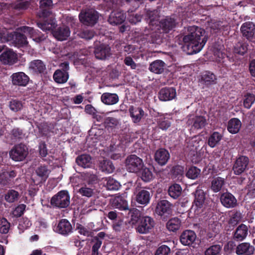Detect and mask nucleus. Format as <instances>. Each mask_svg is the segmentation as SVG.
I'll use <instances>...</instances> for the list:
<instances>
[{
    "instance_id": "de8ad7c7",
    "label": "nucleus",
    "mask_w": 255,
    "mask_h": 255,
    "mask_svg": "<svg viewBox=\"0 0 255 255\" xmlns=\"http://www.w3.org/2000/svg\"><path fill=\"white\" fill-rule=\"evenodd\" d=\"M223 186V178L217 177L214 178L211 182V189L215 192L220 191Z\"/></svg>"
},
{
    "instance_id": "79ce46f5",
    "label": "nucleus",
    "mask_w": 255,
    "mask_h": 255,
    "mask_svg": "<svg viewBox=\"0 0 255 255\" xmlns=\"http://www.w3.org/2000/svg\"><path fill=\"white\" fill-rule=\"evenodd\" d=\"M248 231V229L247 226L242 224L236 229L234 237L238 240L242 241L247 237Z\"/></svg>"
},
{
    "instance_id": "864d4df0",
    "label": "nucleus",
    "mask_w": 255,
    "mask_h": 255,
    "mask_svg": "<svg viewBox=\"0 0 255 255\" xmlns=\"http://www.w3.org/2000/svg\"><path fill=\"white\" fill-rule=\"evenodd\" d=\"M222 135L218 132H214L209 137L208 144L211 147H214L221 140Z\"/></svg>"
},
{
    "instance_id": "f3484780",
    "label": "nucleus",
    "mask_w": 255,
    "mask_h": 255,
    "mask_svg": "<svg viewBox=\"0 0 255 255\" xmlns=\"http://www.w3.org/2000/svg\"><path fill=\"white\" fill-rule=\"evenodd\" d=\"M151 197L150 192L146 189H139L136 190L135 201L138 204L146 206L149 203Z\"/></svg>"
},
{
    "instance_id": "7c9ffc66",
    "label": "nucleus",
    "mask_w": 255,
    "mask_h": 255,
    "mask_svg": "<svg viewBox=\"0 0 255 255\" xmlns=\"http://www.w3.org/2000/svg\"><path fill=\"white\" fill-rule=\"evenodd\" d=\"M101 100L106 105H114L119 101L118 95L116 93H104L101 96Z\"/></svg>"
},
{
    "instance_id": "cd10ccee",
    "label": "nucleus",
    "mask_w": 255,
    "mask_h": 255,
    "mask_svg": "<svg viewBox=\"0 0 255 255\" xmlns=\"http://www.w3.org/2000/svg\"><path fill=\"white\" fill-rule=\"evenodd\" d=\"M128 110L132 122L134 124L139 123L144 114L143 109L140 107H134L131 106Z\"/></svg>"
},
{
    "instance_id": "423d86ee",
    "label": "nucleus",
    "mask_w": 255,
    "mask_h": 255,
    "mask_svg": "<svg viewBox=\"0 0 255 255\" xmlns=\"http://www.w3.org/2000/svg\"><path fill=\"white\" fill-rule=\"evenodd\" d=\"M28 154V148L23 144L19 143L15 145L9 151V156L15 161L23 160Z\"/></svg>"
},
{
    "instance_id": "72a5a7b5",
    "label": "nucleus",
    "mask_w": 255,
    "mask_h": 255,
    "mask_svg": "<svg viewBox=\"0 0 255 255\" xmlns=\"http://www.w3.org/2000/svg\"><path fill=\"white\" fill-rule=\"evenodd\" d=\"M138 172L139 177L144 182H150L154 179L152 169L146 167L144 165Z\"/></svg>"
},
{
    "instance_id": "052dcab7",
    "label": "nucleus",
    "mask_w": 255,
    "mask_h": 255,
    "mask_svg": "<svg viewBox=\"0 0 255 255\" xmlns=\"http://www.w3.org/2000/svg\"><path fill=\"white\" fill-rule=\"evenodd\" d=\"M157 11L156 10L148 11L147 12V16L149 19V26H150V28L152 29H153V28H151V26H153L154 24H157L156 22H158L156 19L157 18Z\"/></svg>"
},
{
    "instance_id": "7ed1b4c3",
    "label": "nucleus",
    "mask_w": 255,
    "mask_h": 255,
    "mask_svg": "<svg viewBox=\"0 0 255 255\" xmlns=\"http://www.w3.org/2000/svg\"><path fill=\"white\" fill-rule=\"evenodd\" d=\"M172 204L169 201L161 200L158 201L155 212L162 220L166 221L172 215Z\"/></svg>"
},
{
    "instance_id": "5701e85b",
    "label": "nucleus",
    "mask_w": 255,
    "mask_h": 255,
    "mask_svg": "<svg viewBox=\"0 0 255 255\" xmlns=\"http://www.w3.org/2000/svg\"><path fill=\"white\" fill-rule=\"evenodd\" d=\"M94 54L98 59H105L111 55V48L108 45L101 44L95 48Z\"/></svg>"
},
{
    "instance_id": "9d476101",
    "label": "nucleus",
    "mask_w": 255,
    "mask_h": 255,
    "mask_svg": "<svg viewBox=\"0 0 255 255\" xmlns=\"http://www.w3.org/2000/svg\"><path fill=\"white\" fill-rule=\"evenodd\" d=\"M17 55L12 49H7L0 55V61L4 65H12L17 62Z\"/></svg>"
},
{
    "instance_id": "e433bc0d",
    "label": "nucleus",
    "mask_w": 255,
    "mask_h": 255,
    "mask_svg": "<svg viewBox=\"0 0 255 255\" xmlns=\"http://www.w3.org/2000/svg\"><path fill=\"white\" fill-rule=\"evenodd\" d=\"M91 157L89 154H83L79 155L76 159V162L77 164L83 168L90 167L91 164Z\"/></svg>"
},
{
    "instance_id": "f03ea898",
    "label": "nucleus",
    "mask_w": 255,
    "mask_h": 255,
    "mask_svg": "<svg viewBox=\"0 0 255 255\" xmlns=\"http://www.w3.org/2000/svg\"><path fill=\"white\" fill-rule=\"evenodd\" d=\"M70 204V195L66 190H62L53 195L50 199V205L53 208H67Z\"/></svg>"
},
{
    "instance_id": "bb28decb",
    "label": "nucleus",
    "mask_w": 255,
    "mask_h": 255,
    "mask_svg": "<svg viewBox=\"0 0 255 255\" xmlns=\"http://www.w3.org/2000/svg\"><path fill=\"white\" fill-rule=\"evenodd\" d=\"M194 200L192 205V208H195L196 210L198 209H201L203 207L206 199L205 193L201 190H197L194 193Z\"/></svg>"
},
{
    "instance_id": "39448f33",
    "label": "nucleus",
    "mask_w": 255,
    "mask_h": 255,
    "mask_svg": "<svg viewBox=\"0 0 255 255\" xmlns=\"http://www.w3.org/2000/svg\"><path fill=\"white\" fill-rule=\"evenodd\" d=\"M125 164L127 170L132 173H138L144 165L142 159L134 154L128 156Z\"/></svg>"
},
{
    "instance_id": "20e7f679",
    "label": "nucleus",
    "mask_w": 255,
    "mask_h": 255,
    "mask_svg": "<svg viewBox=\"0 0 255 255\" xmlns=\"http://www.w3.org/2000/svg\"><path fill=\"white\" fill-rule=\"evenodd\" d=\"M155 225V222L153 218L148 216H143L136 226L135 230L140 234H146L152 231Z\"/></svg>"
},
{
    "instance_id": "4d7b16f0",
    "label": "nucleus",
    "mask_w": 255,
    "mask_h": 255,
    "mask_svg": "<svg viewBox=\"0 0 255 255\" xmlns=\"http://www.w3.org/2000/svg\"><path fill=\"white\" fill-rule=\"evenodd\" d=\"M133 133L132 132H126L121 134L120 136L121 142L122 143H128L133 141L134 137L132 136Z\"/></svg>"
},
{
    "instance_id": "ddd939ff",
    "label": "nucleus",
    "mask_w": 255,
    "mask_h": 255,
    "mask_svg": "<svg viewBox=\"0 0 255 255\" xmlns=\"http://www.w3.org/2000/svg\"><path fill=\"white\" fill-rule=\"evenodd\" d=\"M175 26L176 22L174 18L166 17L156 24L155 28L157 30H160L163 33H167L172 30Z\"/></svg>"
},
{
    "instance_id": "603ef678",
    "label": "nucleus",
    "mask_w": 255,
    "mask_h": 255,
    "mask_svg": "<svg viewBox=\"0 0 255 255\" xmlns=\"http://www.w3.org/2000/svg\"><path fill=\"white\" fill-rule=\"evenodd\" d=\"M236 200L233 195L229 193H224V207H233L236 204Z\"/></svg>"
},
{
    "instance_id": "58836bf2",
    "label": "nucleus",
    "mask_w": 255,
    "mask_h": 255,
    "mask_svg": "<svg viewBox=\"0 0 255 255\" xmlns=\"http://www.w3.org/2000/svg\"><path fill=\"white\" fill-rule=\"evenodd\" d=\"M128 214L130 216V220L129 223L132 225L134 226L135 228L138 224L142 217L141 216L140 212L137 209L133 208L129 209Z\"/></svg>"
},
{
    "instance_id": "37998d69",
    "label": "nucleus",
    "mask_w": 255,
    "mask_h": 255,
    "mask_svg": "<svg viewBox=\"0 0 255 255\" xmlns=\"http://www.w3.org/2000/svg\"><path fill=\"white\" fill-rule=\"evenodd\" d=\"M158 127L163 130H166L171 126L170 119L164 116H160L157 120Z\"/></svg>"
},
{
    "instance_id": "dca6fc26",
    "label": "nucleus",
    "mask_w": 255,
    "mask_h": 255,
    "mask_svg": "<svg viewBox=\"0 0 255 255\" xmlns=\"http://www.w3.org/2000/svg\"><path fill=\"white\" fill-rule=\"evenodd\" d=\"M55 231L63 236H68L73 232V228L69 221L65 219L60 220Z\"/></svg>"
},
{
    "instance_id": "8fccbe9b",
    "label": "nucleus",
    "mask_w": 255,
    "mask_h": 255,
    "mask_svg": "<svg viewBox=\"0 0 255 255\" xmlns=\"http://www.w3.org/2000/svg\"><path fill=\"white\" fill-rule=\"evenodd\" d=\"M11 137L15 140H20L25 136V133L22 129L19 128H14L10 131Z\"/></svg>"
},
{
    "instance_id": "6e6552de",
    "label": "nucleus",
    "mask_w": 255,
    "mask_h": 255,
    "mask_svg": "<svg viewBox=\"0 0 255 255\" xmlns=\"http://www.w3.org/2000/svg\"><path fill=\"white\" fill-rule=\"evenodd\" d=\"M187 125L190 127L193 130L201 129L207 125V121L205 117L202 116H192L188 117Z\"/></svg>"
},
{
    "instance_id": "f257e3e1",
    "label": "nucleus",
    "mask_w": 255,
    "mask_h": 255,
    "mask_svg": "<svg viewBox=\"0 0 255 255\" xmlns=\"http://www.w3.org/2000/svg\"><path fill=\"white\" fill-rule=\"evenodd\" d=\"M188 33L183 38L184 44L182 48L188 55H192L199 52L203 48L207 41V37L204 35L205 31L197 26H192L188 28Z\"/></svg>"
},
{
    "instance_id": "1a4fd4ad",
    "label": "nucleus",
    "mask_w": 255,
    "mask_h": 255,
    "mask_svg": "<svg viewBox=\"0 0 255 255\" xmlns=\"http://www.w3.org/2000/svg\"><path fill=\"white\" fill-rule=\"evenodd\" d=\"M17 172L14 170L2 172L0 173V188H9L14 183V178L16 176Z\"/></svg>"
},
{
    "instance_id": "a878e982",
    "label": "nucleus",
    "mask_w": 255,
    "mask_h": 255,
    "mask_svg": "<svg viewBox=\"0 0 255 255\" xmlns=\"http://www.w3.org/2000/svg\"><path fill=\"white\" fill-rule=\"evenodd\" d=\"M52 33L56 39L63 41L67 39L70 36V30L68 26H60L53 30Z\"/></svg>"
},
{
    "instance_id": "a18cd8bd",
    "label": "nucleus",
    "mask_w": 255,
    "mask_h": 255,
    "mask_svg": "<svg viewBox=\"0 0 255 255\" xmlns=\"http://www.w3.org/2000/svg\"><path fill=\"white\" fill-rule=\"evenodd\" d=\"M216 80V76L210 71H205L201 75V81L206 85L213 84Z\"/></svg>"
},
{
    "instance_id": "ea45409f",
    "label": "nucleus",
    "mask_w": 255,
    "mask_h": 255,
    "mask_svg": "<svg viewBox=\"0 0 255 255\" xmlns=\"http://www.w3.org/2000/svg\"><path fill=\"white\" fill-rule=\"evenodd\" d=\"M35 173L40 178V182H44L48 177L50 170H48L47 166L40 165L36 169Z\"/></svg>"
},
{
    "instance_id": "680f3d73",
    "label": "nucleus",
    "mask_w": 255,
    "mask_h": 255,
    "mask_svg": "<svg viewBox=\"0 0 255 255\" xmlns=\"http://www.w3.org/2000/svg\"><path fill=\"white\" fill-rule=\"evenodd\" d=\"M39 154L41 158L45 157L48 154V149L45 141H40L38 144Z\"/></svg>"
},
{
    "instance_id": "3c124183",
    "label": "nucleus",
    "mask_w": 255,
    "mask_h": 255,
    "mask_svg": "<svg viewBox=\"0 0 255 255\" xmlns=\"http://www.w3.org/2000/svg\"><path fill=\"white\" fill-rule=\"evenodd\" d=\"M106 185V188L108 190L116 191L119 189L121 185L120 183L113 178H108L107 179Z\"/></svg>"
},
{
    "instance_id": "bf43d9fd",
    "label": "nucleus",
    "mask_w": 255,
    "mask_h": 255,
    "mask_svg": "<svg viewBox=\"0 0 255 255\" xmlns=\"http://www.w3.org/2000/svg\"><path fill=\"white\" fill-rule=\"evenodd\" d=\"M255 101V96L252 94H247L245 96L244 106L247 109H250Z\"/></svg>"
},
{
    "instance_id": "5fc2aeb1",
    "label": "nucleus",
    "mask_w": 255,
    "mask_h": 255,
    "mask_svg": "<svg viewBox=\"0 0 255 255\" xmlns=\"http://www.w3.org/2000/svg\"><path fill=\"white\" fill-rule=\"evenodd\" d=\"M201 170L199 168L192 166L187 171L186 176L189 179H195L199 176Z\"/></svg>"
},
{
    "instance_id": "412c9836",
    "label": "nucleus",
    "mask_w": 255,
    "mask_h": 255,
    "mask_svg": "<svg viewBox=\"0 0 255 255\" xmlns=\"http://www.w3.org/2000/svg\"><path fill=\"white\" fill-rule=\"evenodd\" d=\"M196 234L194 231L190 230L184 231L180 236V241L184 246H191L196 239Z\"/></svg>"
},
{
    "instance_id": "6ab92c4d",
    "label": "nucleus",
    "mask_w": 255,
    "mask_h": 255,
    "mask_svg": "<svg viewBox=\"0 0 255 255\" xmlns=\"http://www.w3.org/2000/svg\"><path fill=\"white\" fill-rule=\"evenodd\" d=\"M249 162L248 157L240 156L237 159L233 166V170L235 174L239 175L246 169Z\"/></svg>"
},
{
    "instance_id": "c9c22d12",
    "label": "nucleus",
    "mask_w": 255,
    "mask_h": 255,
    "mask_svg": "<svg viewBox=\"0 0 255 255\" xmlns=\"http://www.w3.org/2000/svg\"><path fill=\"white\" fill-rule=\"evenodd\" d=\"M69 78V72H62L60 70H56L53 75V80L57 84H64L66 83Z\"/></svg>"
},
{
    "instance_id": "69168bd1",
    "label": "nucleus",
    "mask_w": 255,
    "mask_h": 255,
    "mask_svg": "<svg viewBox=\"0 0 255 255\" xmlns=\"http://www.w3.org/2000/svg\"><path fill=\"white\" fill-rule=\"evenodd\" d=\"M26 205L25 204H20L15 208L12 212V214L16 218L20 217L23 214Z\"/></svg>"
},
{
    "instance_id": "774afa93",
    "label": "nucleus",
    "mask_w": 255,
    "mask_h": 255,
    "mask_svg": "<svg viewBox=\"0 0 255 255\" xmlns=\"http://www.w3.org/2000/svg\"><path fill=\"white\" fill-rule=\"evenodd\" d=\"M247 50V46L241 42H238L234 47V52L241 55L244 54Z\"/></svg>"
},
{
    "instance_id": "c85d7f7f",
    "label": "nucleus",
    "mask_w": 255,
    "mask_h": 255,
    "mask_svg": "<svg viewBox=\"0 0 255 255\" xmlns=\"http://www.w3.org/2000/svg\"><path fill=\"white\" fill-rule=\"evenodd\" d=\"M37 25L39 28L43 31H53L57 25L55 19L53 17L43 19L42 21L38 22Z\"/></svg>"
},
{
    "instance_id": "f8f14e48",
    "label": "nucleus",
    "mask_w": 255,
    "mask_h": 255,
    "mask_svg": "<svg viewBox=\"0 0 255 255\" xmlns=\"http://www.w3.org/2000/svg\"><path fill=\"white\" fill-rule=\"evenodd\" d=\"M29 69L37 75L42 76L47 74L46 65L41 60L36 59L31 61L29 64Z\"/></svg>"
},
{
    "instance_id": "473e14b6",
    "label": "nucleus",
    "mask_w": 255,
    "mask_h": 255,
    "mask_svg": "<svg viewBox=\"0 0 255 255\" xmlns=\"http://www.w3.org/2000/svg\"><path fill=\"white\" fill-rule=\"evenodd\" d=\"M155 30L151 32L147 35V41L153 44L160 45L163 42V33L159 30H157L155 27Z\"/></svg>"
},
{
    "instance_id": "e2e57ef3",
    "label": "nucleus",
    "mask_w": 255,
    "mask_h": 255,
    "mask_svg": "<svg viewBox=\"0 0 255 255\" xmlns=\"http://www.w3.org/2000/svg\"><path fill=\"white\" fill-rule=\"evenodd\" d=\"M221 251V246L219 245H213L205 252V255H217Z\"/></svg>"
},
{
    "instance_id": "c03bdc74",
    "label": "nucleus",
    "mask_w": 255,
    "mask_h": 255,
    "mask_svg": "<svg viewBox=\"0 0 255 255\" xmlns=\"http://www.w3.org/2000/svg\"><path fill=\"white\" fill-rule=\"evenodd\" d=\"M181 226V221L178 218H173L166 223L167 229L172 232H176L179 229Z\"/></svg>"
},
{
    "instance_id": "393cba45",
    "label": "nucleus",
    "mask_w": 255,
    "mask_h": 255,
    "mask_svg": "<svg viewBox=\"0 0 255 255\" xmlns=\"http://www.w3.org/2000/svg\"><path fill=\"white\" fill-rule=\"evenodd\" d=\"M112 206L122 211L129 210L128 201L122 195L115 196L110 199Z\"/></svg>"
},
{
    "instance_id": "f704fd0d",
    "label": "nucleus",
    "mask_w": 255,
    "mask_h": 255,
    "mask_svg": "<svg viewBox=\"0 0 255 255\" xmlns=\"http://www.w3.org/2000/svg\"><path fill=\"white\" fill-rule=\"evenodd\" d=\"M243 35L249 38L255 33V25L252 22H247L243 23L241 27Z\"/></svg>"
},
{
    "instance_id": "49530a36",
    "label": "nucleus",
    "mask_w": 255,
    "mask_h": 255,
    "mask_svg": "<svg viewBox=\"0 0 255 255\" xmlns=\"http://www.w3.org/2000/svg\"><path fill=\"white\" fill-rule=\"evenodd\" d=\"M99 167L102 171L107 173H112L115 168L112 162L108 159H104L100 163Z\"/></svg>"
},
{
    "instance_id": "338daca9",
    "label": "nucleus",
    "mask_w": 255,
    "mask_h": 255,
    "mask_svg": "<svg viewBox=\"0 0 255 255\" xmlns=\"http://www.w3.org/2000/svg\"><path fill=\"white\" fill-rule=\"evenodd\" d=\"M170 252V248L166 245H162L156 250L154 255H168Z\"/></svg>"
},
{
    "instance_id": "aec40b11",
    "label": "nucleus",
    "mask_w": 255,
    "mask_h": 255,
    "mask_svg": "<svg viewBox=\"0 0 255 255\" xmlns=\"http://www.w3.org/2000/svg\"><path fill=\"white\" fill-rule=\"evenodd\" d=\"M22 29L24 32L28 33L30 37L37 43L43 41L46 38L45 34L37 29H34L33 27L24 26L22 27Z\"/></svg>"
},
{
    "instance_id": "2eb2a0df",
    "label": "nucleus",
    "mask_w": 255,
    "mask_h": 255,
    "mask_svg": "<svg viewBox=\"0 0 255 255\" xmlns=\"http://www.w3.org/2000/svg\"><path fill=\"white\" fill-rule=\"evenodd\" d=\"M8 37L9 41H11L15 47H22L28 44L27 37L22 33L17 32H11Z\"/></svg>"
},
{
    "instance_id": "2f4dec72",
    "label": "nucleus",
    "mask_w": 255,
    "mask_h": 255,
    "mask_svg": "<svg viewBox=\"0 0 255 255\" xmlns=\"http://www.w3.org/2000/svg\"><path fill=\"white\" fill-rule=\"evenodd\" d=\"M166 67V64L161 60H156L151 62L148 69L152 73L157 74L163 73Z\"/></svg>"
},
{
    "instance_id": "4be33fe9",
    "label": "nucleus",
    "mask_w": 255,
    "mask_h": 255,
    "mask_svg": "<svg viewBox=\"0 0 255 255\" xmlns=\"http://www.w3.org/2000/svg\"><path fill=\"white\" fill-rule=\"evenodd\" d=\"M126 18V13L123 11L114 10L110 13L108 21L112 25H120L124 23Z\"/></svg>"
},
{
    "instance_id": "b1692460",
    "label": "nucleus",
    "mask_w": 255,
    "mask_h": 255,
    "mask_svg": "<svg viewBox=\"0 0 255 255\" xmlns=\"http://www.w3.org/2000/svg\"><path fill=\"white\" fill-rule=\"evenodd\" d=\"M120 124L119 121L114 117H105L103 123L104 127L107 130L112 133L113 134H116L117 131L116 128H118V126Z\"/></svg>"
},
{
    "instance_id": "0eeeda50",
    "label": "nucleus",
    "mask_w": 255,
    "mask_h": 255,
    "mask_svg": "<svg viewBox=\"0 0 255 255\" xmlns=\"http://www.w3.org/2000/svg\"><path fill=\"white\" fill-rule=\"evenodd\" d=\"M80 21L84 25L92 26L98 21L99 19L98 12L93 9H89L84 12L79 14Z\"/></svg>"
},
{
    "instance_id": "6e6d98bb",
    "label": "nucleus",
    "mask_w": 255,
    "mask_h": 255,
    "mask_svg": "<svg viewBox=\"0 0 255 255\" xmlns=\"http://www.w3.org/2000/svg\"><path fill=\"white\" fill-rule=\"evenodd\" d=\"M10 225V223L5 218H0V233L7 234L9 231Z\"/></svg>"
},
{
    "instance_id": "13d9d810",
    "label": "nucleus",
    "mask_w": 255,
    "mask_h": 255,
    "mask_svg": "<svg viewBox=\"0 0 255 255\" xmlns=\"http://www.w3.org/2000/svg\"><path fill=\"white\" fill-rule=\"evenodd\" d=\"M9 107L11 111L16 112L22 109L23 105L20 101L12 100L9 102Z\"/></svg>"
},
{
    "instance_id": "9b49d317",
    "label": "nucleus",
    "mask_w": 255,
    "mask_h": 255,
    "mask_svg": "<svg viewBox=\"0 0 255 255\" xmlns=\"http://www.w3.org/2000/svg\"><path fill=\"white\" fill-rule=\"evenodd\" d=\"M170 155L168 150L164 148H159L154 153V159L156 163L160 166L167 164L170 159Z\"/></svg>"
},
{
    "instance_id": "09e8293b",
    "label": "nucleus",
    "mask_w": 255,
    "mask_h": 255,
    "mask_svg": "<svg viewBox=\"0 0 255 255\" xmlns=\"http://www.w3.org/2000/svg\"><path fill=\"white\" fill-rule=\"evenodd\" d=\"M19 197V193L13 189L9 190L5 195V200L8 203L17 201Z\"/></svg>"
},
{
    "instance_id": "4c0bfd02",
    "label": "nucleus",
    "mask_w": 255,
    "mask_h": 255,
    "mask_svg": "<svg viewBox=\"0 0 255 255\" xmlns=\"http://www.w3.org/2000/svg\"><path fill=\"white\" fill-rule=\"evenodd\" d=\"M241 121L237 119L233 118L230 120L228 125V130L232 134H235L239 132L241 127Z\"/></svg>"
},
{
    "instance_id": "a19ab883",
    "label": "nucleus",
    "mask_w": 255,
    "mask_h": 255,
    "mask_svg": "<svg viewBox=\"0 0 255 255\" xmlns=\"http://www.w3.org/2000/svg\"><path fill=\"white\" fill-rule=\"evenodd\" d=\"M182 190L181 186L175 183L169 186L168 192L171 197L173 199H177L181 195Z\"/></svg>"
},
{
    "instance_id": "0e129e2a",
    "label": "nucleus",
    "mask_w": 255,
    "mask_h": 255,
    "mask_svg": "<svg viewBox=\"0 0 255 255\" xmlns=\"http://www.w3.org/2000/svg\"><path fill=\"white\" fill-rule=\"evenodd\" d=\"M78 192L83 196L87 197H91L94 194L93 189L87 187L86 186L80 188Z\"/></svg>"
},
{
    "instance_id": "c756f323",
    "label": "nucleus",
    "mask_w": 255,
    "mask_h": 255,
    "mask_svg": "<svg viewBox=\"0 0 255 255\" xmlns=\"http://www.w3.org/2000/svg\"><path fill=\"white\" fill-rule=\"evenodd\" d=\"M236 252L238 255H253L255 252V248L249 243H243L237 247Z\"/></svg>"
},
{
    "instance_id": "a211bd4d",
    "label": "nucleus",
    "mask_w": 255,
    "mask_h": 255,
    "mask_svg": "<svg viewBox=\"0 0 255 255\" xmlns=\"http://www.w3.org/2000/svg\"><path fill=\"white\" fill-rule=\"evenodd\" d=\"M12 83L13 85L26 86L29 83V77L23 72H16L11 76Z\"/></svg>"
},
{
    "instance_id": "4468645a",
    "label": "nucleus",
    "mask_w": 255,
    "mask_h": 255,
    "mask_svg": "<svg viewBox=\"0 0 255 255\" xmlns=\"http://www.w3.org/2000/svg\"><path fill=\"white\" fill-rule=\"evenodd\" d=\"M176 97V90L173 87H165L158 92V98L161 101H169Z\"/></svg>"
}]
</instances>
